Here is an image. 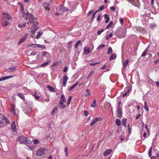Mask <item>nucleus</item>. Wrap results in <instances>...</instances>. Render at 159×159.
I'll list each match as a JSON object with an SVG mask.
<instances>
[{
  "label": "nucleus",
  "instance_id": "f257e3e1",
  "mask_svg": "<svg viewBox=\"0 0 159 159\" xmlns=\"http://www.w3.org/2000/svg\"><path fill=\"white\" fill-rule=\"evenodd\" d=\"M22 13L23 16L25 18H28L29 20V23L30 24H32V26L31 27V32L32 33H34L39 28L37 26L38 23L36 20V19L35 18L34 16L32 14L29 13L28 12L27 13L24 12V11L21 12Z\"/></svg>",
  "mask_w": 159,
  "mask_h": 159
},
{
  "label": "nucleus",
  "instance_id": "f03ea898",
  "mask_svg": "<svg viewBox=\"0 0 159 159\" xmlns=\"http://www.w3.org/2000/svg\"><path fill=\"white\" fill-rule=\"evenodd\" d=\"M126 33V29L125 28H122L117 30L115 34L118 38H123L125 37Z\"/></svg>",
  "mask_w": 159,
  "mask_h": 159
},
{
  "label": "nucleus",
  "instance_id": "7ed1b4c3",
  "mask_svg": "<svg viewBox=\"0 0 159 159\" xmlns=\"http://www.w3.org/2000/svg\"><path fill=\"white\" fill-rule=\"evenodd\" d=\"M16 140L20 142L21 144H30L32 142L29 139L22 136H19L17 137Z\"/></svg>",
  "mask_w": 159,
  "mask_h": 159
},
{
  "label": "nucleus",
  "instance_id": "20e7f679",
  "mask_svg": "<svg viewBox=\"0 0 159 159\" xmlns=\"http://www.w3.org/2000/svg\"><path fill=\"white\" fill-rule=\"evenodd\" d=\"M47 152V150L43 148H40L38 149L36 152V155L37 156L41 157L45 154Z\"/></svg>",
  "mask_w": 159,
  "mask_h": 159
},
{
  "label": "nucleus",
  "instance_id": "39448f33",
  "mask_svg": "<svg viewBox=\"0 0 159 159\" xmlns=\"http://www.w3.org/2000/svg\"><path fill=\"white\" fill-rule=\"evenodd\" d=\"M10 123L9 120L5 117L4 116L1 120L0 121V125L1 126L3 127L6 126L7 125Z\"/></svg>",
  "mask_w": 159,
  "mask_h": 159
},
{
  "label": "nucleus",
  "instance_id": "423d86ee",
  "mask_svg": "<svg viewBox=\"0 0 159 159\" xmlns=\"http://www.w3.org/2000/svg\"><path fill=\"white\" fill-rule=\"evenodd\" d=\"M42 5L43 8L45 9V11L47 10L48 11H49L50 10L49 7L50 5L49 3L44 2L42 3Z\"/></svg>",
  "mask_w": 159,
  "mask_h": 159
},
{
  "label": "nucleus",
  "instance_id": "0eeeda50",
  "mask_svg": "<svg viewBox=\"0 0 159 159\" xmlns=\"http://www.w3.org/2000/svg\"><path fill=\"white\" fill-rule=\"evenodd\" d=\"M69 9L68 8L63 7V6H60L59 8V10L60 11H61L62 12V15L63 14L64 12L65 11H67Z\"/></svg>",
  "mask_w": 159,
  "mask_h": 159
},
{
  "label": "nucleus",
  "instance_id": "6e6552de",
  "mask_svg": "<svg viewBox=\"0 0 159 159\" xmlns=\"http://www.w3.org/2000/svg\"><path fill=\"white\" fill-rule=\"evenodd\" d=\"M16 70V66H13L7 68L6 70V71L7 72H12L15 71Z\"/></svg>",
  "mask_w": 159,
  "mask_h": 159
},
{
  "label": "nucleus",
  "instance_id": "1a4fd4ad",
  "mask_svg": "<svg viewBox=\"0 0 159 159\" xmlns=\"http://www.w3.org/2000/svg\"><path fill=\"white\" fill-rule=\"evenodd\" d=\"M101 120V118L100 117L96 118L91 123L90 125L92 126L94 125L97 122L100 121Z\"/></svg>",
  "mask_w": 159,
  "mask_h": 159
},
{
  "label": "nucleus",
  "instance_id": "9d476101",
  "mask_svg": "<svg viewBox=\"0 0 159 159\" xmlns=\"http://www.w3.org/2000/svg\"><path fill=\"white\" fill-rule=\"evenodd\" d=\"M68 79V78L66 74L64 75L62 79L63 85V87H65L66 86L67 83V81Z\"/></svg>",
  "mask_w": 159,
  "mask_h": 159
},
{
  "label": "nucleus",
  "instance_id": "9b49d317",
  "mask_svg": "<svg viewBox=\"0 0 159 159\" xmlns=\"http://www.w3.org/2000/svg\"><path fill=\"white\" fill-rule=\"evenodd\" d=\"M35 46L34 47H38L39 48H41L43 49H44L46 48V46L45 45H41L39 44H35Z\"/></svg>",
  "mask_w": 159,
  "mask_h": 159
},
{
  "label": "nucleus",
  "instance_id": "f8f14e48",
  "mask_svg": "<svg viewBox=\"0 0 159 159\" xmlns=\"http://www.w3.org/2000/svg\"><path fill=\"white\" fill-rule=\"evenodd\" d=\"M49 54L46 51H43L42 53V58L43 59L44 57H48L49 55Z\"/></svg>",
  "mask_w": 159,
  "mask_h": 159
},
{
  "label": "nucleus",
  "instance_id": "ddd939ff",
  "mask_svg": "<svg viewBox=\"0 0 159 159\" xmlns=\"http://www.w3.org/2000/svg\"><path fill=\"white\" fill-rule=\"evenodd\" d=\"M26 23L25 22L23 21L20 23L18 24V26L20 28H23L25 27Z\"/></svg>",
  "mask_w": 159,
  "mask_h": 159
},
{
  "label": "nucleus",
  "instance_id": "4468645a",
  "mask_svg": "<svg viewBox=\"0 0 159 159\" xmlns=\"http://www.w3.org/2000/svg\"><path fill=\"white\" fill-rule=\"evenodd\" d=\"M11 112L13 115H16V112L15 111V105L13 104H12L11 105Z\"/></svg>",
  "mask_w": 159,
  "mask_h": 159
},
{
  "label": "nucleus",
  "instance_id": "2eb2a0df",
  "mask_svg": "<svg viewBox=\"0 0 159 159\" xmlns=\"http://www.w3.org/2000/svg\"><path fill=\"white\" fill-rule=\"evenodd\" d=\"M14 77V75H11V76H6L4 77H3L2 78H0V81H3L6 80H7L8 79H9V78H12V77Z\"/></svg>",
  "mask_w": 159,
  "mask_h": 159
},
{
  "label": "nucleus",
  "instance_id": "dca6fc26",
  "mask_svg": "<svg viewBox=\"0 0 159 159\" xmlns=\"http://www.w3.org/2000/svg\"><path fill=\"white\" fill-rule=\"evenodd\" d=\"M60 100L59 102V104H62L65 101V98L64 95H62L61 97Z\"/></svg>",
  "mask_w": 159,
  "mask_h": 159
},
{
  "label": "nucleus",
  "instance_id": "f3484780",
  "mask_svg": "<svg viewBox=\"0 0 159 159\" xmlns=\"http://www.w3.org/2000/svg\"><path fill=\"white\" fill-rule=\"evenodd\" d=\"M117 113L118 117L119 118H120L122 116V110H117Z\"/></svg>",
  "mask_w": 159,
  "mask_h": 159
},
{
  "label": "nucleus",
  "instance_id": "a211bd4d",
  "mask_svg": "<svg viewBox=\"0 0 159 159\" xmlns=\"http://www.w3.org/2000/svg\"><path fill=\"white\" fill-rule=\"evenodd\" d=\"M84 54L85 55H87L90 52V50L89 48H86L85 47L84 48Z\"/></svg>",
  "mask_w": 159,
  "mask_h": 159
},
{
  "label": "nucleus",
  "instance_id": "6ab92c4d",
  "mask_svg": "<svg viewBox=\"0 0 159 159\" xmlns=\"http://www.w3.org/2000/svg\"><path fill=\"white\" fill-rule=\"evenodd\" d=\"M18 4L20 7V10L21 12H23L24 10V7L23 4L21 2H19Z\"/></svg>",
  "mask_w": 159,
  "mask_h": 159
},
{
  "label": "nucleus",
  "instance_id": "aec40b11",
  "mask_svg": "<svg viewBox=\"0 0 159 159\" xmlns=\"http://www.w3.org/2000/svg\"><path fill=\"white\" fill-rule=\"evenodd\" d=\"M2 13L3 15L5 16V17L6 18H7V20H11V18L8 13H6L5 12H3Z\"/></svg>",
  "mask_w": 159,
  "mask_h": 159
},
{
  "label": "nucleus",
  "instance_id": "412c9836",
  "mask_svg": "<svg viewBox=\"0 0 159 159\" xmlns=\"http://www.w3.org/2000/svg\"><path fill=\"white\" fill-rule=\"evenodd\" d=\"M112 150L111 149H108L105 151L103 153V156H106L107 155H109L111 152Z\"/></svg>",
  "mask_w": 159,
  "mask_h": 159
},
{
  "label": "nucleus",
  "instance_id": "4be33fe9",
  "mask_svg": "<svg viewBox=\"0 0 159 159\" xmlns=\"http://www.w3.org/2000/svg\"><path fill=\"white\" fill-rule=\"evenodd\" d=\"M116 57V53H113L111 54L110 57L109 59L110 60H115Z\"/></svg>",
  "mask_w": 159,
  "mask_h": 159
},
{
  "label": "nucleus",
  "instance_id": "5701e85b",
  "mask_svg": "<svg viewBox=\"0 0 159 159\" xmlns=\"http://www.w3.org/2000/svg\"><path fill=\"white\" fill-rule=\"evenodd\" d=\"M26 37H22L21 38L20 40H19L17 44L18 45H20L21 43H23L25 40Z\"/></svg>",
  "mask_w": 159,
  "mask_h": 159
},
{
  "label": "nucleus",
  "instance_id": "b1692460",
  "mask_svg": "<svg viewBox=\"0 0 159 159\" xmlns=\"http://www.w3.org/2000/svg\"><path fill=\"white\" fill-rule=\"evenodd\" d=\"M11 128L14 131H16V125L14 122L12 123L11 124Z\"/></svg>",
  "mask_w": 159,
  "mask_h": 159
},
{
  "label": "nucleus",
  "instance_id": "393cba45",
  "mask_svg": "<svg viewBox=\"0 0 159 159\" xmlns=\"http://www.w3.org/2000/svg\"><path fill=\"white\" fill-rule=\"evenodd\" d=\"M104 18L106 19L105 22L106 23H107L109 21L110 18L109 15L108 14H105L104 15Z\"/></svg>",
  "mask_w": 159,
  "mask_h": 159
},
{
  "label": "nucleus",
  "instance_id": "a878e982",
  "mask_svg": "<svg viewBox=\"0 0 159 159\" xmlns=\"http://www.w3.org/2000/svg\"><path fill=\"white\" fill-rule=\"evenodd\" d=\"M127 122L126 119H124L122 120V125L124 126L125 127H126V123Z\"/></svg>",
  "mask_w": 159,
  "mask_h": 159
},
{
  "label": "nucleus",
  "instance_id": "bb28decb",
  "mask_svg": "<svg viewBox=\"0 0 159 159\" xmlns=\"http://www.w3.org/2000/svg\"><path fill=\"white\" fill-rule=\"evenodd\" d=\"M37 93L36 91L34 92L33 94V96L35 98L36 100H38L40 98V97L39 96H37Z\"/></svg>",
  "mask_w": 159,
  "mask_h": 159
},
{
  "label": "nucleus",
  "instance_id": "cd10ccee",
  "mask_svg": "<svg viewBox=\"0 0 159 159\" xmlns=\"http://www.w3.org/2000/svg\"><path fill=\"white\" fill-rule=\"evenodd\" d=\"M116 124L118 126H120L121 124L120 120L119 119H116Z\"/></svg>",
  "mask_w": 159,
  "mask_h": 159
},
{
  "label": "nucleus",
  "instance_id": "c85d7f7f",
  "mask_svg": "<svg viewBox=\"0 0 159 159\" xmlns=\"http://www.w3.org/2000/svg\"><path fill=\"white\" fill-rule=\"evenodd\" d=\"M78 83L79 82H77L75 83L73 86L69 88L68 90L70 91L72 90L78 84Z\"/></svg>",
  "mask_w": 159,
  "mask_h": 159
},
{
  "label": "nucleus",
  "instance_id": "c756f323",
  "mask_svg": "<svg viewBox=\"0 0 159 159\" xmlns=\"http://www.w3.org/2000/svg\"><path fill=\"white\" fill-rule=\"evenodd\" d=\"M129 60L128 59L126 60L125 61V62L123 64V66L124 68L125 69L126 67L129 63Z\"/></svg>",
  "mask_w": 159,
  "mask_h": 159
},
{
  "label": "nucleus",
  "instance_id": "7c9ffc66",
  "mask_svg": "<svg viewBox=\"0 0 159 159\" xmlns=\"http://www.w3.org/2000/svg\"><path fill=\"white\" fill-rule=\"evenodd\" d=\"M97 106L96 100H94L93 102L91 103V106L93 107H95Z\"/></svg>",
  "mask_w": 159,
  "mask_h": 159
},
{
  "label": "nucleus",
  "instance_id": "2f4dec72",
  "mask_svg": "<svg viewBox=\"0 0 159 159\" xmlns=\"http://www.w3.org/2000/svg\"><path fill=\"white\" fill-rule=\"evenodd\" d=\"M94 73V71L93 70H92L91 71L89 75L87 77V78L88 79H89L91 77L92 75H93Z\"/></svg>",
  "mask_w": 159,
  "mask_h": 159
},
{
  "label": "nucleus",
  "instance_id": "473e14b6",
  "mask_svg": "<svg viewBox=\"0 0 159 159\" xmlns=\"http://www.w3.org/2000/svg\"><path fill=\"white\" fill-rule=\"evenodd\" d=\"M105 45L104 44H101L99 45L97 48V50H101L102 49L105 47Z\"/></svg>",
  "mask_w": 159,
  "mask_h": 159
},
{
  "label": "nucleus",
  "instance_id": "72a5a7b5",
  "mask_svg": "<svg viewBox=\"0 0 159 159\" xmlns=\"http://www.w3.org/2000/svg\"><path fill=\"white\" fill-rule=\"evenodd\" d=\"M18 95L22 99L24 100L25 99V96L22 93H18Z\"/></svg>",
  "mask_w": 159,
  "mask_h": 159
},
{
  "label": "nucleus",
  "instance_id": "f704fd0d",
  "mask_svg": "<svg viewBox=\"0 0 159 159\" xmlns=\"http://www.w3.org/2000/svg\"><path fill=\"white\" fill-rule=\"evenodd\" d=\"M135 2L133 3V5L135 6L139 7V0H135Z\"/></svg>",
  "mask_w": 159,
  "mask_h": 159
},
{
  "label": "nucleus",
  "instance_id": "c9c22d12",
  "mask_svg": "<svg viewBox=\"0 0 159 159\" xmlns=\"http://www.w3.org/2000/svg\"><path fill=\"white\" fill-rule=\"evenodd\" d=\"M49 61H47L43 63L42 64H41L40 65L41 67H44L45 66H46L48 64Z\"/></svg>",
  "mask_w": 159,
  "mask_h": 159
},
{
  "label": "nucleus",
  "instance_id": "e433bc0d",
  "mask_svg": "<svg viewBox=\"0 0 159 159\" xmlns=\"http://www.w3.org/2000/svg\"><path fill=\"white\" fill-rule=\"evenodd\" d=\"M47 88L49 89V90L52 92H54L55 90L54 88L50 86V85H48L47 86Z\"/></svg>",
  "mask_w": 159,
  "mask_h": 159
},
{
  "label": "nucleus",
  "instance_id": "4c0bfd02",
  "mask_svg": "<svg viewBox=\"0 0 159 159\" xmlns=\"http://www.w3.org/2000/svg\"><path fill=\"white\" fill-rule=\"evenodd\" d=\"M58 107L60 109H63L66 107V106L65 105L63 104V103L62 104H59L58 105Z\"/></svg>",
  "mask_w": 159,
  "mask_h": 159
},
{
  "label": "nucleus",
  "instance_id": "58836bf2",
  "mask_svg": "<svg viewBox=\"0 0 159 159\" xmlns=\"http://www.w3.org/2000/svg\"><path fill=\"white\" fill-rule=\"evenodd\" d=\"M144 108L145 110H146L147 111H149V108L148 106L147 105V103L146 102H145L144 104Z\"/></svg>",
  "mask_w": 159,
  "mask_h": 159
},
{
  "label": "nucleus",
  "instance_id": "ea45409f",
  "mask_svg": "<svg viewBox=\"0 0 159 159\" xmlns=\"http://www.w3.org/2000/svg\"><path fill=\"white\" fill-rule=\"evenodd\" d=\"M86 92L87 93V94H85L84 96L85 97H88L90 95V92L88 89H86Z\"/></svg>",
  "mask_w": 159,
  "mask_h": 159
},
{
  "label": "nucleus",
  "instance_id": "a19ab883",
  "mask_svg": "<svg viewBox=\"0 0 159 159\" xmlns=\"http://www.w3.org/2000/svg\"><path fill=\"white\" fill-rule=\"evenodd\" d=\"M42 31H39L37 35H36V38L37 39H39L40 38V36L42 35Z\"/></svg>",
  "mask_w": 159,
  "mask_h": 159
},
{
  "label": "nucleus",
  "instance_id": "79ce46f5",
  "mask_svg": "<svg viewBox=\"0 0 159 159\" xmlns=\"http://www.w3.org/2000/svg\"><path fill=\"white\" fill-rule=\"evenodd\" d=\"M58 110V107H55L52 110V112L51 113L52 115H53L55 111H56Z\"/></svg>",
  "mask_w": 159,
  "mask_h": 159
},
{
  "label": "nucleus",
  "instance_id": "37998d69",
  "mask_svg": "<svg viewBox=\"0 0 159 159\" xmlns=\"http://www.w3.org/2000/svg\"><path fill=\"white\" fill-rule=\"evenodd\" d=\"M112 52V50L111 47H110L108 48V50L107 51V54H109L111 53Z\"/></svg>",
  "mask_w": 159,
  "mask_h": 159
},
{
  "label": "nucleus",
  "instance_id": "c03bdc74",
  "mask_svg": "<svg viewBox=\"0 0 159 159\" xmlns=\"http://www.w3.org/2000/svg\"><path fill=\"white\" fill-rule=\"evenodd\" d=\"M130 92V90H129V89H128V90H127V91L125 92V93H124L122 95V96L123 97H125L126 96H127V95H129V92Z\"/></svg>",
  "mask_w": 159,
  "mask_h": 159
},
{
  "label": "nucleus",
  "instance_id": "a18cd8bd",
  "mask_svg": "<svg viewBox=\"0 0 159 159\" xmlns=\"http://www.w3.org/2000/svg\"><path fill=\"white\" fill-rule=\"evenodd\" d=\"M10 24V23L7 20H5L4 23L2 25V26H6Z\"/></svg>",
  "mask_w": 159,
  "mask_h": 159
},
{
  "label": "nucleus",
  "instance_id": "49530a36",
  "mask_svg": "<svg viewBox=\"0 0 159 159\" xmlns=\"http://www.w3.org/2000/svg\"><path fill=\"white\" fill-rule=\"evenodd\" d=\"M152 147H151L149 149L148 151V154L149 157H151L152 155Z\"/></svg>",
  "mask_w": 159,
  "mask_h": 159
},
{
  "label": "nucleus",
  "instance_id": "de8ad7c7",
  "mask_svg": "<svg viewBox=\"0 0 159 159\" xmlns=\"http://www.w3.org/2000/svg\"><path fill=\"white\" fill-rule=\"evenodd\" d=\"M98 12V11H96L93 14V16H92V17L91 19V21L92 22H93V18H94V17L95 16V15L97 14V13Z\"/></svg>",
  "mask_w": 159,
  "mask_h": 159
},
{
  "label": "nucleus",
  "instance_id": "09e8293b",
  "mask_svg": "<svg viewBox=\"0 0 159 159\" xmlns=\"http://www.w3.org/2000/svg\"><path fill=\"white\" fill-rule=\"evenodd\" d=\"M91 61V62L89 63V65L91 66H93L94 65L99 64L100 63L99 62H92V61Z\"/></svg>",
  "mask_w": 159,
  "mask_h": 159
},
{
  "label": "nucleus",
  "instance_id": "8fccbe9b",
  "mask_svg": "<svg viewBox=\"0 0 159 159\" xmlns=\"http://www.w3.org/2000/svg\"><path fill=\"white\" fill-rule=\"evenodd\" d=\"M64 151L65 152L66 156V157L68 156V149L67 147H66L64 149Z\"/></svg>",
  "mask_w": 159,
  "mask_h": 159
},
{
  "label": "nucleus",
  "instance_id": "3c124183",
  "mask_svg": "<svg viewBox=\"0 0 159 159\" xmlns=\"http://www.w3.org/2000/svg\"><path fill=\"white\" fill-rule=\"evenodd\" d=\"M80 42H81L80 40H78L77 42V43H75V48H76L77 47L78 45L80 43Z\"/></svg>",
  "mask_w": 159,
  "mask_h": 159
},
{
  "label": "nucleus",
  "instance_id": "603ef678",
  "mask_svg": "<svg viewBox=\"0 0 159 159\" xmlns=\"http://www.w3.org/2000/svg\"><path fill=\"white\" fill-rule=\"evenodd\" d=\"M104 8V6L103 5H102L101 7H99V9L97 11H101Z\"/></svg>",
  "mask_w": 159,
  "mask_h": 159
},
{
  "label": "nucleus",
  "instance_id": "864d4df0",
  "mask_svg": "<svg viewBox=\"0 0 159 159\" xmlns=\"http://www.w3.org/2000/svg\"><path fill=\"white\" fill-rule=\"evenodd\" d=\"M124 20L122 18H120V19H119V21H120V24L121 25H122L123 24V23H124Z\"/></svg>",
  "mask_w": 159,
  "mask_h": 159
},
{
  "label": "nucleus",
  "instance_id": "5fc2aeb1",
  "mask_svg": "<svg viewBox=\"0 0 159 159\" xmlns=\"http://www.w3.org/2000/svg\"><path fill=\"white\" fill-rule=\"evenodd\" d=\"M157 26L155 24H151V27L152 28V29L155 28Z\"/></svg>",
  "mask_w": 159,
  "mask_h": 159
},
{
  "label": "nucleus",
  "instance_id": "6e6d98bb",
  "mask_svg": "<svg viewBox=\"0 0 159 159\" xmlns=\"http://www.w3.org/2000/svg\"><path fill=\"white\" fill-rule=\"evenodd\" d=\"M104 31V30L103 29H102L101 30H98V31L97 32V34L98 35H100L102 33L103 31Z\"/></svg>",
  "mask_w": 159,
  "mask_h": 159
},
{
  "label": "nucleus",
  "instance_id": "4d7b16f0",
  "mask_svg": "<svg viewBox=\"0 0 159 159\" xmlns=\"http://www.w3.org/2000/svg\"><path fill=\"white\" fill-rule=\"evenodd\" d=\"M34 141V144H37L39 143V141L37 139H34L33 140Z\"/></svg>",
  "mask_w": 159,
  "mask_h": 159
},
{
  "label": "nucleus",
  "instance_id": "13d9d810",
  "mask_svg": "<svg viewBox=\"0 0 159 159\" xmlns=\"http://www.w3.org/2000/svg\"><path fill=\"white\" fill-rule=\"evenodd\" d=\"M84 115L86 116H87L89 115V113L87 111H84Z\"/></svg>",
  "mask_w": 159,
  "mask_h": 159
},
{
  "label": "nucleus",
  "instance_id": "bf43d9fd",
  "mask_svg": "<svg viewBox=\"0 0 159 159\" xmlns=\"http://www.w3.org/2000/svg\"><path fill=\"white\" fill-rule=\"evenodd\" d=\"M68 69V68L67 67V66L65 67L63 70V71L64 72H66L67 71Z\"/></svg>",
  "mask_w": 159,
  "mask_h": 159
},
{
  "label": "nucleus",
  "instance_id": "052dcab7",
  "mask_svg": "<svg viewBox=\"0 0 159 159\" xmlns=\"http://www.w3.org/2000/svg\"><path fill=\"white\" fill-rule=\"evenodd\" d=\"M115 9V7L114 6L111 7H110V10L113 12H114V11Z\"/></svg>",
  "mask_w": 159,
  "mask_h": 159
},
{
  "label": "nucleus",
  "instance_id": "680f3d73",
  "mask_svg": "<svg viewBox=\"0 0 159 159\" xmlns=\"http://www.w3.org/2000/svg\"><path fill=\"white\" fill-rule=\"evenodd\" d=\"M146 53L145 51H144L141 55V56L142 57H145L146 55Z\"/></svg>",
  "mask_w": 159,
  "mask_h": 159
},
{
  "label": "nucleus",
  "instance_id": "e2e57ef3",
  "mask_svg": "<svg viewBox=\"0 0 159 159\" xmlns=\"http://www.w3.org/2000/svg\"><path fill=\"white\" fill-rule=\"evenodd\" d=\"M93 11H94V10H92V11H89L88 14V16H89L91 14H92L93 13Z\"/></svg>",
  "mask_w": 159,
  "mask_h": 159
},
{
  "label": "nucleus",
  "instance_id": "0e129e2a",
  "mask_svg": "<svg viewBox=\"0 0 159 159\" xmlns=\"http://www.w3.org/2000/svg\"><path fill=\"white\" fill-rule=\"evenodd\" d=\"M36 54V52H35V51H33V52H32L31 53H30V55L31 56H34Z\"/></svg>",
  "mask_w": 159,
  "mask_h": 159
},
{
  "label": "nucleus",
  "instance_id": "69168bd1",
  "mask_svg": "<svg viewBox=\"0 0 159 159\" xmlns=\"http://www.w3.org/2000/svg\"><path fill=\"white\" fill-rule=\"evenodd\" d=\"M72 97L71 96H69L68 99L67 101L70 102L71 100L72 99Z\"/></svg>",
  "mask_w": 159,
  "mask_h": 159
},
{
  "label": "nucleus",
  "instance_id": "338daca9",
  "mask_svg": "<svg viewBox=\"0 0 159 159\" xmlns=\"http://www.w3.org/2000/svg\"><path fill=\"white\" fill-rule=\"evenodd\" d=\"M111 25L109 24L106 27V29H109L111 28Z\"/></svg>",
  "mask_w": 159,
  "mask_h": 159
},
{
  "label": "nucleus",
  "instance_id": "774afa93",
  "mask_svg": "<svg viewBox=\"0 0 159 159\" xmlns=\"http://www.w3.org/2000/svg\"><path fill=\"white\" fill-rule=\"evenodd\" d=\"M156 151L157 152L156 154L157 156L158 157V158L159 159V152L157 150H156Z\"/></svg>",
  "mask_w": 159,
  "mask_h": 159
}]
</instances>
